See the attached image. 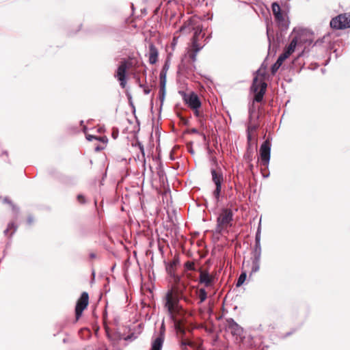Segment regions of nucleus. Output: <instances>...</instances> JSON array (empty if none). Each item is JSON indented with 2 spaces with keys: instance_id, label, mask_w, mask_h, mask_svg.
Here are the masks:
<instances>
[{
  "instance_id": "nucleus-16",
  "label": "nucleus",
  "mask_w": 350,
  "mask_h": 350,
  "mask_svg": "<svg viewBox=\"0 0 350 350\" xmlns=\"http://www.w3.org/2000/svg\"><path fill=\"white\" fill-rule=\"evenodd\" d=\"M215 282V277L206 270H200L199 283L203 284L206 287H211Z\"/></svg>"
},
{
  "instance_id": "nucleus-23",
  "label": "nucleus",
  "mask_w": 350,
  "mask_h": 350,
  "mask_svg": "<svg viewBox=\"0 0 350 350\" xmlns=\"http://www.w3.org/2000/svg\"><path fill=\"white\" fill-rule=\"evenodd\" d=\"M179 263V259L178 258H175L172 261L169 262L166 265V271L170 275L175 273L174 268Z\"/></svg>"
},
{
  "instance_id": "nucleus-33",
  "label": "nucleus",
  "mask_w": 350,
  "mask_h": 350,
  "mask_svg": "<svg viewBox=\"0 0 350 350\" xmlns=\"http://www.w3.org/2000/svg\"><path fill=\"white\" fill-rule=\"evenodd\" d=\"M170 277L173 278L174 284L176 285V287L179 286L181 284L182 280L180 276L176 274V273L170 274Z\"/></svg>"
},
{
  "instance_id": "nucleus-12",
  "label": "nucleus",
  "mask_w": 350,
  "mask_h": 350,
  "mask_svg": "<svg viewBox=\"0 0 350 350\" xmlns=\"http://www.w3.org/2000/svg\"><path fill=\"white\" fill-rule=\"evenodd\" d=\"M295 36L297 39L299 46H303L304 50H306L307 47L310 46L313 42L312 35L308 31H301L296 33Z\"/></svg>"
},
{
  "instance_id": "nucleus-13",
  "label": "nucleus",
  "mask_w": 350,
  "mask_h": 350,
  "mask_svg": "<svg viewBox=\"0 0 350 350\" xmlns=\"http://www.w3.org/2000/svg\"><path fill=\"white\" fill-rule=\"evenodd\" d=\"M226 327L233 336H235L237 338L242 337L243 329L233 319L229 318L226 319Z\"/></svg>"
},
{
  "instance_id": "nucleus-1",
  "label": "nucleus",
  "mask_w": 350,
  "mask_h": 350,
  "mask_svg": "<svg viewBox=\"0 0 350 350\" xmlns=\"http://www.w3.org/2000/svg\"><path fill=\"white\" fill-rule=\"evenodd\" d=\"M271 9L275 21L282 31H286L289 26V21L286 17V14L282 13L278 3L273 2L271 4Z\"/></svg>"
},
{
  "instance_id": "nucleus-40",
  "label": "nucleus",
  "mask_w": 350,
  "mask_h": 350,
  "mask_svg": "<svg viewBox=\"0 0 350 350\" xmlns=\"http://www.w3.org/2000/svg\"><path fill=\"white\" fill-rule=\"evenodd\" d=\"M77 200L80 204H84L85 202V197L82 194L77 196Z\"/></svg>"
},
{
  "instance_id": "nucleus-4",
  "label": "nucleus",
  "mask_w": 350,
  "mask_h": 350,
  "mask_svg": "<svg viewBox=\"0 0 350 350\" xmlns=\"http://www.w3.org/2000/svg\"><path fill=\"white\" fill-rule=\"evenodd\" d=\"M334 29H345L350 28V12L338 14L333 18L329 23Z\"/></svg>"
},
{
  "instance_id": "nucleus-31",
  "label": "nucleus",
  "mask_w": 350,
  "mask_h": 350,
  "mask_svg": "<svg viewBox=\"0 0 350 350\" xmlns=\"http://www.w3.org/2000/svg\"><path fill=\"white\" fill-rule=\"evenodd\" d=\"M261 224L260 222L259 223L257 231L256 232L255 235V244L256 245H260V238H261Z\"/></svg>"
},
{
  "instance_id": "nucleus-37",
  "label": "nucleus",
  "mask_w": 350,
  "mask_h": 350,
  "mask_svg": "<svg viewBox=\"0 0 350 350\" xmlns=\"http://www.w3.org/2000/svg\"><path fill=\"white\" fill-rule=\"evenodd\" d=\"M252 150H247L246 154L244 155V159L247 163H251L252 161Z\"/></svg>"
},
{
  "instance_id": "nucleus-54",
  "label": "nucleus",
  "mask_w": 350,
  "mask_h": 350,
  "mask_svg": "<svg viewBox=\"0 0 350 350\" xmlns=\"http://www.w3.org/2000/svg\"><path fill=\"white\" fill-rule=\"evenodd\" d=\"M96 150H100V148L99 147H96Z\"/></svg>"
},
{
  "instance_id": "nucleus-51",
  "label": "nucleus",
  "mask_w": 350,
  "mask_h": 350,
  "mask_svg": "<svg viewBox=\"0 0 350 350\" xmlns=\"http://www.w3.org/2000/svg\"><path fill=\"white\" fill-rule=\"evenodd\" d=\"M32 221V219L31 218L29 219V222L31 223Z\"/></svg>"
},
{
  "instance_id": "nucleus-17",
  "label": "nucleus",
  "mask_w": 350,
  "mask_h": 350,
  "mask_svg": "<svg viewBox=\"0 0 350 350\" xmlns=\"http://www.w3.org/2000/svg\"><path fill=\"white\" fill-rule=\"evenodd\" d=\"M165 338V329L161 325L159 335L152 341L150 350H161Z\"/></svg>"
},
{
  "instance_id": "nucleus-55",
  "label": "nucleus",
  "mask_w": 350,
  "mask_h": 350,
  "mask_svg": "<svg viewBox=\"0 0 350 350\" xmlns=\"http://www.w3.org/2000/svg\"><path fill=\"white\" fill-rule=\"evenodd\" d=\"M112 33H113V36H114V34H115V31H112Z\"/></svg>"
},
{
  "instance_id": "nucleus-48",
  "label": "nucleus",
  "mask_w": 350,
  "mask_h": 350,
  "mask_svg": "<svg viewBox=\"0 0 350 350\" xmlns=\"http://www.w3.org/2000/svg\"><path fill=\"white\" fill-rule=\"evenodd\" d=\"M121 161H124L125 163L126 162V159H125V158H122V159H121Z\"/></svg>"
},
{
  "instance_id": "nucleus-32",
  "label": "nucleus",
  "mask_w": 350,
  "mask_h": 350,
  "mask_svg": "<svg viewBox=\"0 0 350 350\" xmlns=\"http://www.w3.org/2000/svg\"><path fill=\"white\" fill-rule=\"evenodd\" d=\"M246 277H247L246 273L245 272H242L240 274V275H239V278L237 280L236 286L237 287L241 286L244 283V282H245V280L246 279Z\"/></svg>"
},
{
  "instance_id": "nucleus-41",
  "label": "nucleus",
  "mask_w": 350,
  "mask_h": 350,
  "mask_svg": "<svg viewBox=\"0 0 350 350\" xmlns=\"http://www.w3.org/2000/svg\"><path fill=\"white\" fill-rule=\"evenodd\" d=\"M137 145H138V147H139V150H140V152H141V153H142V154L143 157H144V156H145V152H144V146H143V145H142V143H140V142H138V143H137Z\"/></svg>"
},
{
  "instance_id": "nucleus-14",
  "label": "nucleus",
  "mask_w": 350,
  "mask_h": 350,
  "mask_svg": "<svg viewBox=\"0 0 350 350\" xmlns=\"http://www.w3.org/2000/svg\"><path fill=\"white\" fill-rule=\"evenodd\" d=\"M183 95L184 101L191 109L200 108L202 103L196 93L192 92L189 94H187L183 92Z\"/></svg>"
},
{
  "instance_id": "nucleus-2",
  "label": "nucleus",
  "mask_w": 350,
  "mask_h": 350,
  "mask_svg": "<svg viewBox=\"0 0 350 350\" xmlns=\"http://www.w3.org/2000/svg\"><path fill=\"white\" fill-rule=\"evenodd\" d=\"M232 219V211L228 208H223L221 213L217 218L216 232L221 233L224 228L231 226Z\"/></svg>"
},
{
  "instance_id": "nucleus-26",
  "label": "nucleus",
  "mask_w": 350,
  "mask_h": 350,
  "mask_svg": "<svg viewBox=\"0 0 350 350\" xmlns=\"http://www.w3.org/2000/svg\"><path fill=\"white\" fill-rule=\"evenodd\" d=\"M215 185V189L213 191V196L215 198L216 202H218L219 201L221 193L222 184H218V185Z\"/></svg>"
},
{
  "instance_id": "nucleus-6",
  "label": "nucleus",
  "mask_w": 350,
  "mask_h": 350,
  "mask_svg": "<svg viewBox=\"0 0 350 350\" xmlns=\"http://www.w3.org/2000/svg\"><path fill=\"white\" fill-rule=\"evenodd\" d=\"M180 298L178 294L173 290H170L165 295L164 307L167 310V313H172V310L174 307L180 306Z\"/></svg>"
},
{
  "instance_id": "nucleus-36",
  "label": "nucleus",
  "mask_w": 350,
  "mask_h": 350,
  "mask_svg": "<svg viewBox=\"0 0 350 350\" xmlns=\"http://www.w3.org/2000/svg\"><path fill=\"white\" fill-rule=\"evenodd\" d=\"M273 34H274L273 30L267 26V39H268V41L269 43V46L271 45V38H273Z\"/></svg>"
},
{
  "instance_id": "nucleus-18",
  "label": "nucleus",
  "mask_w": 350,
  "mask_h": 350,
  "mask_svg": "<svg viewBox=\"0 0 350 350\" xmlns=\"http://www.w3.org/2000/svg\"><path fill=\"white\" fill-rule=\"evenodd\" d=\"M249 113H250V116H249L250 122L247 125V133H253V132L256 131L258 127V124L257 123L252 122L253 119L254 118L258 119V114L254 115L255 110H254V107H250Z\"/></svg>"
},
{
  "instance_id": "nucleus-24",
  "label": "nucleus",
  "mask_w": 350,
  "mask_h": 350,
  "mask_svg": "<svg viewBox=\"0 0 350 350\" xmlns=\"http://www.w3.org/2000/svg\"><path fill=\"white\" fill-rule=\"evenodd\" d=\"M83 132L85 134L86 139L88 140H89V141H92L93 139H95L100 140V141L103 142L105 144L107 143L108 139H107V137L106 136L98 137H96V136H95L94 135L88 134V133H86V128L85 127L83 129Z\"/></svg>"
},
{
  "instance_id": "nucleus-8",
  "label": "nucleus",
  "mask_w": 350,
  "mask_h": 350,
  "mask_svg": "<svg viewBox=\"0 0 350 350\" xmlns=\"http://www.w3.org/2000/svg\"><path fill=\"white\" fill-rule=\"evenodd\" d=\"M185 311L182 307V306H178L174 307V309L172 310V313H168L170 319L174 323V326L177 330H181L182 325V320L179 318L183 317L185 315Z\"/></svg>"
},
{
  "instance_id": "nucleus-46",
  "label": "nucleus",
  "mask_w": 350,
  "mask_h": 350,
  "mask_svg": "<svg viewBox=\"0 0 350 350\" xmlns=\"http://www.w3.org/2000/svg\"><path fill=\"white\" fill-rule=\"evenodd\" d=\"M191 133H198V129H195V128H193L191 129V131H190Z\"/></svg>"
},
{
  "instance_id": "nucleus-19",
  "label": "nucleus",
  "mask_w": 350,
  "mask_h": 350,
  "mask_svg": "<svg viewBox=\"0 0 350 350\" xmlns=\"http://www.w3.org/2000/svg\"><path fill=\"white\" fill-rule=\"evenodd\" d=\"M148 59L150 64H154L158 60L159 52L154 44L150 42L148 45Z\"/></svg>"
},
{
  "instance_id": "nucleus-45",
  "label": "nucleus",
  "mask_w": 350,
  "mask_h": 350,
  "mask_svg": "<svg viewBox=\"0 0 350 350\" xmlns=\"http://www.w3.org/2000/svg\"><path fill=\"white\" fill-rule=\"evenodd\" d=\"M144 92L145 94H148L150 92V90L149 88H144Z\"/></svg>"
},
{
  "instance_id": "nucleus-15",
  "label": "nucleus",
  "mask_w": 350,
  "mask_h": 350,
  "mask_svg": "<svg viewBox=\"0 0 350 350\" xmlns=\"http://www.w3.org/2000/svg\"><path fill=\"white\" fill-rule=\"evenodd\" d=\"M213 163L217 167H211V169L212 181L215 185L222 184L224 180L223 172L221 167H218L217 161L215 159H213Z\"/></svg>"
},
{
  "instance_id": "nucleus-9",
  "label": "nucleus",
  "mask_w": 350,
  "mask_h": 350,
  "mask_svg": "<svg viewBox=\"0 0 350 350\" xmlns=\"http://www.w3.org/2000/svg\"><path fill=\"white\" fill-rule=\"evenodd\" d=\"M89 304V295L86 292L82 293L80 298L77 300L75 307V319L77 321L82 315L83 311L88 307Z\"/></svg>"
},
{
  "instance_id": "nucleus-35",
  "label": "nucleus",
  "mask_w": 350,
  "mask_h": 350,
  "mask_svg": "<svg viewBox=\"0 0 350 350\" xmlns=\"http://www.w3.org/2000/svg\"><path fill=\"white\" fill-rule=\"evenodd\" d=\"M185 268L187 271H195L196 270L195 264L192 261H187L185 263Z\"/></svg>"
},
{
  "instance_id": "nucleus-43",
  "label": "nucleus",
  "mask_w": 350,
  "mask_h": 350,
  "mask_svg": "<svg viewBox=\"0 0 350 350\" xmlns=\"http://www.w3.org/2000/svg\"><path fill=\"white\" fill-rule=\"evenodd\" d=\"M120 318L118 317H116L113 318V323L115 325L118 326L119 325Z\"/></svg>"
},
{
  "instance_id": "nucleus-5",
  "label": "nucleus",
  "mask_w": 350,
  "mask_h": 350,
  "mask_svg": "<svg viewBox=\"0 0 350 350\" xmlns=\"http://www.w3.org/2000/svg\"><path fill=\"white\" fill-rule=\"evenodd\" d=\"M204 34H202V29L197 28L192 38L191 51L189 53V57L192 62H196L197 53L203 48V45L198 43L200 38H203Z\"/></svg>"
},
{
  "instance_id": "nucleus-27",
  "label": "nucleus",
  "mask_w": 350,
  "mask_h": 350,
  "mask_svg": "<svg viewBox=\"0 0 350 350\" xmlns=\"http://www.w3.org/2000/svg\"><path fill=\"white\" fill-rule=\"evenodd\" d=\"M260 264V259H253L252 258L251 273H254L259 271Z\"/></svg>"
},
{
  "instance_id": "nucleus-39",
  "label": "nucleus",
  "mask_w": 350,
  "mask_h": 350,
  "mask_svg": "<svg viewBox=\"0 0 350 350\" xmlns=\"http://www.w3.org/2000/svg\"><path fill=\"white\" fill-rule=\"evenodd\" d=\"M118 134H119V131H118V129H116V128H113L112 129V133L111 134V137L116 139H117L118 136Z\"/></svg>"
},
{
  "instance_id": "nucleus-42",
  "label": "nucleus",
  "mask_w": 350,
  "mask_h": 350,
  "mask_svg": "<svg viewBox=\"0 0 350 350\" xmlns=\"http://www.w3.org/2000/svg\"><path fill=\"white\" fill-rule=\"evenodd\" d=\"M192 109L193 110L195 116L200 117L201 114H200V112L199 111V108Z\"/></svg>"
},
{
  "instance_id": "nucleus-7",
  "label": "nucleus",
  "mask_w": 350,
  "mask_h": 350,
  "mask_svg": "<svg viewBox=\"0 0 350 350\" xmlns=\"http://www.w3.org/2000/svg\"><path fill=\"white\" fill-rule=\"evenodd\" d=\"M129 68L128 62L125 59L120 62L117 70L114 75L115 78L120 83V85L122 88H124L126 85V72Z\"/></svg>"
},
{
  "instance_id": "nucleus-28",
  "label": "nucleus",
  "mask_w": 350,
  "mask_h": 350,
  "mask_svg": "<svg viewBox=\"0 0 350 350\" xmlns=\"http://www.w3.org/2000/svg\"><path fill=\"white\" fill-rule=\"evenodd\" d=\"M198 296L200 299V303L204 302L207 298V293L204 288H200L198 291Z\"/></svg>"
},
{
  "instance_id": "nucleus-30",
  "label": "nucleus",
  "mask_w": 350,
  "mask_h": 350,
  "mask_svg": "<svg viewBox=\"0 0 350 350\" xmlns=\"http://www.w3.org/2000/svg\"><path fill=\"white\" fill-rule=\"evenodd\" d=\"M3 203L9 204L14 212L17 213L18 211V208L8 198H4Z\"/></svg>"
},
{
  "instance_id": "nucleus-29",
  "label": "nucleus",
  "mask_w": 350,
  "mask_h": 350,
  "mask_svg": "<svg viewBox=\"0 0 350 350\" xmlns=\"http://www.w3.org/2000/svg\"><path fill=\"white\" fill-rule=\"evenodd\" d=\"M103 324H104V327L105 329L106 335L107 337H109V327L108 323H107V313L106 310H105L104 314H103Z\"/></svg>"
},
{
  "instance_id": "nucleus-34",
  "label": "nucleus",
  "mask_w": 350,
  "mask_h": 350,
  "mask_svg": "<svg viewBox=\"0 0 350 350\" xmlns=\"http://www.w3.org/2000/svg\"><path fill=\"white\" fill-rule=\"evenodd\" d=\"M187 284L184 282H181V284L176 287V293L177 294H183V291L186 289Z\"/></svg>"
},
{
  "instance_id": "nucleus-22",
  "label": "nucleus",
  "mask_w": 350,
  "mask_h": 350,
  "mask_svg": "<svg viewBox=\"0 0 350 350\" xmlns=\"http://www.w3.org/2000/svg\"><path fill=\"white\" fill-rule=\"evenodd\" d=\"M297 46H299V44L297 42V39L294 36L284 53L289 57L294 52Z\"/></svg>"
},
{
  "instance_id": "nucleus-50",
  "label": "nucleus",
  "mask_w": 350,
  "mask_h": 350,
  "mask_svg": "<svg viewBox=\"0 0 350 350\" xmlns=\"http://www.w3.org/2000/svg\"><path fill=\"white\" fill-rule=\"evenodd\" d=\"M131 8H132L133 10H134V5H133V3H131Z\"/></svg>"
},
{
  "instance_id": "nucleus-10",
  "label": "nucleus",
  "mask_w": 350,
  "mask_h": 350,
  "mask_svg": "<svg viewBox=\"0 0 350 350\" xmlns=\"http://www.w3.org/2000/svg\"><path fill=\"white\" fill-rule=\"evenodd\" d=\"M271 143L269 139H266L260 146V155L261 159V165L267 167L271 154Z\"/></svg>"
},
{
  "instance_id": "nucleus-38",
  "label": "nucleus",
  "mask_w": 350,
  "mask_h": 350,
  "mask_svg": "<svg viewBox=\"0 0 350 350\" xmlns=\"http://www.w3.org/2000/svg\"><path fill=\"white\" fill-rule=\"evenodd\" d=\"M17 229V226L15 225L14 223L11 222L8 224V228L5 230V232L7 233L9 230H12V234Z\"/></svg>"
},
{
  "instance_id": "nucleus-56",
  "label": "nucleus",
  "mask_w": 350,
  "mask_h": 350,
  "mask_svg": "<svg viewBox=\"0 0 350 350\" xmlns=\"http://www.w3.org/2000/svg\"><path fill=\"white\" fill-rule=\"evenodd\" d=\"M184 350H187V349H184Z\"/></svg>"
},
{
  "instance_id": "nucleus-44",
  "label": "nucleus",
  "mask_w": 350,
  "mask_h": 350,
  "mask_svg": "<svg viewBox=\"0 0 350 350\" xmlns=\"http://www.w3.org/2000/svg\"><path fill=\"white\" fill-rule=\"evenodd\" d=\"M247 139L248 143H250L252 140V133H247Z\"/></svg>"
},
{
  "instance_id": "nucleus-20",
  "label": "nucleus",
  "mask_w": 350,
  "mask_h": 350,
  "mask_svg": "<svg viewBox=\"0 0 350 350\" xmlns=\"http://www.w3.org/2000/svg\"><path fill=\"white\" fill-rule=\"evenodd\" d=\"M288 57L284 54V53H282L278 58L277 61L275 62V63H274L272 66H271V73L272 74H275L279 69V68L281 66V65L282 64L283 62L287 59Z\"/></svg>"
},
{
  "instance_id": "nucleus-3",
  "label": "nucleus",
  "mask_w": 350,
  "mask_h": 350,
  "mask_svg": "<svg viewBox=\"0 0 350 350\" xmlns=\"http://www.w3.org/2000/svg\"><path fill=\"white\" fill-rule=\"evenodd\" d=\"M267 85L263 81H259L257 77L253 79L251 90L254 93L253 102L260 103L265 94Z\"/></svg>"
},
{
  "instance_id": "nucleus-53",
  "label": "nucleus",
  "mask_w": 350,
  "mask_h": 350,
  "mask_svg": "<svg viewBox=\"0 0 350 350\" xmlns=\"http://www.w3.org/2000/svg\"><path fill=\"white\" fill-rule=\"evenodd\" d=\"M106 176H107V171L105 173V177H106Z\"/></svg>"
},
{
  "instance_id": "nucleus-47",
  "label": "nucleus",
  "mask_w": 350,
  "mask_h": 350,
  "mask_svg": "<svg viewBox=\"0 0 350 350\" xmlns=\"http://www.w3.org/2000/svg\"><path fill=\"white\" fill-rule=\"evenodd\" d=\"M249 163L250 169L252 170L253 168V165L251 163Z\"/></svg>"
},
{
  "instance_id": "nucleus-52",
  "label": "nucleus",
  "mask_w": 350,
  "mask_h": 350,
  "mask_svg": "<svg viewBox=\"0 0 350 350\" xmlns=\"http://www.w3.org/2000/svg\"><path fill=\"white\" fill-rule=\"evenodd\" d=\"M113 268H114V266H113L112 267H111V271H113Z\"/></svg>"
},
{
  "instance_id": "nucleus-49",
  "label": "nucleus",
  "mask_w": 350,
  "mask_h": 350,
  "mask_svg": "<svg viewBox=\"0 0 350 350\" xmlns=\"http://www.w3.org/2000/svg\"><path fill=\"white\" fill-rule=\"evenodd\" d=\"M98 132H100V133H101V132H102V128H99V129H98Z\"/></svg>"
},
{
  "instance_id": "nucleus-11",
  "label": "nucleus",
  "mask_w": 350,
  "mask_h": 350,
  "mask_svg": "<svg viewBox=\"0 0 350 350\" xmlns=\"http://www.w3.org/2000/svg\"><path fill=\"white\" fill-rule=\"evenodd\" d=\"M169 65L167 64V62H165L159 74L160 90L159 98V100H161V104L163 103L165 96L166 74Z\"/></svg>"
},
{
  "instance_id": "nucleus-25",
  "label": "nucleus",
  "mask_w": 350,
  "mask_h": 350,
  "mask_svg": "<svg viewBox=\"0 0 350 350\" xmlns=\"http://www.w3.org/2000/svg\"><path fill=\"white\" fill-rule=\"evenodd\" d=\"M261 245L255 244L252 252V258L253 259H260L261 258Z\"/></svg>"
},
{
  "instance_id": "nucleus-21",
  "label": "nucleus",
  "mask_w": 350,
  "mask_h": 350,
  "mask_svg": "<svg viewBox=\"0 0 350 350\" xmlns=\"http://www.w3.org/2000/svg\"><path fill=\"white\" fill-rule=\"evenodd\" d=\"M129 338H130V336H126L124 334H121L119 332L115 333L113 336L111 335V345H113V350H120V348L116 347L115 340H127Z\"/></svg>"
}]
</instances>
